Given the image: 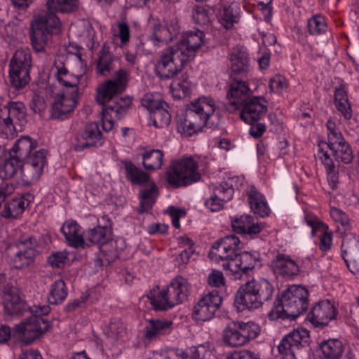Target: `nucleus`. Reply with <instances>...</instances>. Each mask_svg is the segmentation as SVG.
<instances>
[{
	"mask_svg": "<svg viewBox=\"0 0 359 359\" xmlns=\"http://www.w3.org/2000/svg\"><path fill=\"white\" fill-rule=\"evenodd\" d=\"M129 72L118 69L114 77L107 80L97 88L96 100L102 105V128L109 132L112 130L114 123L111 118L113 116L117 119L122 118L127 113L132 104L129 97H120L126 89L128 82Z\"/></svg>",
	"mask_w": 359,
	"mask_h": 359,
	"instance_id": "nucleus-1",
	"label": "nucleus"
},
{
	"mask_svg": "<svg viewBox=\"0 0 359 359\" xmlns=\"http://www.w3.org/2000/svg\"><path fill=\"white\" fill-rule=\"evenodd\" d=\"M34 142L28 136L22 137L16 141L11 149V154L20 161H24L21 167L24 180L32 182L39 179L44 166L47 164V150L41 149L33 151Z\"/></svg>",
	"mask_w": 359,
	"mask_h": 359,
	"instance_id": "nucleus-2",
	"label": "nucleus"
},
{
	"mask_svg": "<svg viewBox=\"0 0 359 359\" xmlns=\"http://www.w3.org/2000/svg\"><path fill=\"white\" fill-rule=\"evenodd\" d=\"M273 292L274 287L269 280L252 278L239 287L235 303L240 311L256 309L271 300Z\"/></svg>",
	"mask_w": 359,
	"mask_h": 359,
	"instance_id": "nucleus-3",
	"label": "nucleus"
},
{
	"mask_svg": "<svg viewBox=\"0 0 359 359\" xmlns=\"http://www.w3.org/2000/svg\"><path fill=\"white\" fill-rule=\"evenodd\" d=\"M216 109L214 100L210 97H201L188 106L182 123L183 132L189 136L201 131L207 126L211 128L213 123L211 116Z\"/></svg>",
	"mask_w": 359,
	"mask_h": 359,
	"instance_id": "nucleus-4",
	"label": "nucleus"
},
{
	"mask_svg": "<svg viewBox=\"0 0 359 359\" xmlns=\"http://www.w3.org/2000/svg\"><path fill=\"white\" fill-rule=\"evenodd\" d=\"M309 292L306 287L292 285L283 292L280 300L274 302L272 313L276 318L295 320L308 308Z\"/></svg>",
	"mask_w": 359,
	"mask_h": 359,
	"instance_id": "nucleus-5",
	"label": "nucleus"
},
{
	"mask_svg": "<svg viewBox=\"0 0 359 359\" xmlns=\"http://www.w3.org/2000/svg\"><path fill=\"white\" fill-rule=\"evenodd\" d=\"M59 18L52 13H41L31 24L30 40L36 52H43L53 34L60 32Z\"/></svg>",
	"mask_w": 359,
	"mask_h": 359,
	"instance_id": "nucleus-6",
	"label": "nucleus"
},
{
	"mask_svg": "<svg viewBox=\"0 0 359 359\" xmlns=\"http://www.w3.org/2000/svg\"><path fill=\"white\" fill-rule=\"evenodd\" d=\"M198 161L186 156L174 161L165 174L167 182L175 188L190 185L201 179Z\"/></svg>",
	"mask_w": 359,
	"mask_h": 359,
	"instance_id": "nucleus-7",
	"label": "nucleus"
},
{
	"mask_svg": "<svg viewBox=\"0 0 359 359\" xmlns=\"http://www.w3.org/2000/svg\"><path fill=\"white\" fill-rule=\"evenodd\" d=\"M188 62L187 57L178 48L171 46L165 49L156 65L157 75L161 79L177 77Z\"/></svg>",
	"mask_w": 359,
	"mask_h": 359,
	"instance_id": "nucleus-8",
	"label": "nucleus"
},
{
	"mask_svg": "<svg viewBox=\"0 0 359 359\" xmlns=\"http://www.w3.org/2000/svg\"><path fill=\"white\" fill-rule=\"evenodd\" d=\"M50 327L46 318L31 315L14 326L13 336L20 341L29 344L40 339Z\"/></svg>",
	"mask_w": 359,
	"mask_h": 359,
	"instance_id": "nucleus-9",
	"label": "nucleus"
},
{
	"mask_svg": "<svg viewBox=\"0 0 359 359\" xmlns=\"http://www.w3.org/2000/svg\"><path fill=\"white\" fill-rule=\"evenodd\" d=\"M32 67V56L27 48L18 49L10 62V80L17 89L25 87L29 81V70Z\"/></svg>",
	"mask_w": 359,
	"mask_h": 359,
	"instance_id": "nucleus-10",
	"label": "nucleus"
},
{
	"mask_svg": "<svg viewBox=\"0 0 359 359\" xmlns=\"http://www.w3.org/2000/svg\"><path fill=\"white\" fill-rule=\"evenodd\" d=\"M259 334L258 325L252 323L233 321L223 331V340L231 347L241 346Z\"/></svg>",
	"mask_w": 359,
	"mask_h": 359,
	"instance_id": "nucleus-11",
	"label": "nucleus"
},
{
	"mask_svg": "<svg viewBox=\"0 0 359 359\" xmlns=\"http://www.w3.org/2000/svg\"><path fill=\"white\" fill-rule=\"evenodd\" d=\"M310 334L304 328H298L283 337L278 345V353L281 359H297L298 352L309 346Z\"/></svg>",
	"mask_w": 359,
	"mask_h": 359,
	"instance_id": "nucleus-12",
	"label": "nucleus"
},
{
	"mask_svg": "<svg viewBox=\"0 0 359 359\" xmlns=\"http://www.w3.org/2000/svg\"><path fill=\"white\" fill-rule=\"evenodd\" d=\"M222 298L219 292L213 290L204 294L196 302L193 308L192 317L196 321H207L212 319L221 307Z\"/></svg>",
	"mask_w": 359,
	"mask_h": 359,
	"instance_id": "nucleus-13",
	"label": "nucleus"
},
{
	"mask_svg": "<svg viewBox=\"0 0 359 359\" xmlns=\"http://www.w3.org/2000/svg\"><path fill=\"white\" fill-rule=\"evenodd\" d=\"M259 259V254L257 252H243L238 253L234 259L223 264V267L225 270H229L235 279H241L243 275H248L252 271Z\"/></svg>",
	"mask_w": 359,
	"mask_h": 359,
	"instance_id": "nucleus-14",
	"label": "nucleus"
},
{
	"mask_svg": "<svg viewBox=\"0 0 359 359\" xmlns=\"http://www.w3.org/2000/svg\"><path fill=\"white\" fill-rule=\"evenodd\" d=\"M267 101L261 96H252L241 104V118L246 123L257 122L267 111Z\"/></svg>",
	"mask_w": 359,
	"mask_h": 359,
	"instance_id": "nucleus-15",
	"label": "nucleus"
},
{
	"mask_svg": "<svg viewBox=\"0 0 359 359\" xmlns=\"http://www.w3.org/2000/svg\"><path fill=\"white\" fill-rule=\"evenodd\" d=\"M103 144L102 135L98 124L95 122L88 123L84 129L75 137L73 144L74 149L81 151L92 147H100Z\"/></svg>",
	"mask_w": 359,
	"mask_h": 359,
	"instance_id": "nucleus-16",
	"label": "nucleus"
},
{
	"mask_svg": "<svg viewBox=\"0 0 359 359\" xmlns=\"http://www.w3.org/2000/svg\"><path fill=\"white\" fill-rule=\"evenodd\" d=\"M342 257L348 269L353 273H359V236L346 234L343 238Z\"/></svg>",
	"mask_w": 359,
	"mask_h": 359,
	"instance_id": "nucleus-17",
	"label": "nucleus"
},
{
	"mask_svg": "<svg viewBox=\"0 0 359 359\" xmlns=\"http://www.w3.org/2000/svg\"><path fill=\"white\" fill-rule=\"evenodd\" d=\"M250 88L245 81L234 79L227 92V102L224 104L226 110L230 113L236 111L246 99L250 97Z\"/></svg>",
	"mask_w": 359,
	"mask_h": 359,
	"instance_id": "nucleus-18",
	"label": "nucleus"
},
{
	"mask_svg": "<svg viewBox=\"0 0 359 359\" xmlns=\"http://www.w3.org/2000/svg\"><path fill=\"white\" fill-rule=\"evenodd\" d=\"M78 93L63 91L52 104L50 116L53 119H65L72 113L77 104Z\"/></svg>",
	"mask_w": 359,
	"mask_h": 359,
	"instance_id": "nucleus-19",
	"label": "nucleus"
},
{
	"mask_svg": "<svg viewBox=\"0 0 359 359\" xmlns=\"http://www.w3.org/2000/svg\"><path fill=\"white\" fill-rule=\"evenodd\" d=\"M337 315V310L334 305L329 300H323L313 308L308 317L313 325L318 327L335 321Z\"/></svg>",
	"mask_w": 359,
	"mask_h": 359,
	"instance_id": "nucleus-20",
	"label": "nucleus"
},
{
	"mask_svg": "<svg viewBox=\"0 0 359 359\" xmlns=\"http://www.w3.org/2000/svg\"><path fill=\"white\" fill-rule=\"evenodd\" d=\"M3 304L5 313L9 316H21L29 313L30 309L15 287H11L5 292Z\"/></svg>",
	"mask_w": 359,
	"mask_h": 359,
	"instance_id": "nucleus-21",
	"label": "nucleus"
},
{
	"mask_svg": "<svg viewBox=\"0 0 359 359\" xmlns=\"http://www.w3.org/2000/svg\"><path fill=\"white\" fill-rule=\"evenodd\" d=\"M240 245L241 241L237 236L229 235L218 240L213 248L217 250L216 255L220 259L231 262L238 255Z\"/></svg>",
	"mask_w": 359,
	"mask_h": 359,
	"instance_id": "nucleus-22",
	"label": "nucleus"
},
{
	"mask_svg": "<svg viewBox=\"0 0 359 359\" xmlns=\"http://www.w3.org/2000/svg\"><path fill=\"white\" fill-rule=\"evenodd\" d=\"M203 37L204 33L201 31H190L184 33L179 43L172 47L182 50L189 60L194 57L196 50L203 45Z\"/></svg>",
	"mask_w": 359,
	"mask_h": 359,
	"instance_id": "nucleus-23",
	"label": "nucleus"
},
{
	"mask_svg": "<svg viewBox=\"0 0 359 359\" xmlns=\"http://www.w3.org/2000/svg\"><path fill=\"white\" fill-rule=\"evenodd\" d=\"M53 70L57 81L67 88L65 91L74 94L78 93L79 76L71 74L64 63L60 60L55 62Z\"/></svg>",
	"mask_w": 359,
	"mask_h": 359,
	"instance_id": "nucleus-24",
	"label": "nucleus"
},
{
	"mask_svg": "<svg viewBox=\"0 0 359 359\" xmlns=\"http://www.w3.org/2000/svg\"><path fill=\"white\" fill-rule=\"evenodd\" d=\"M172 330V323L170 320L151 319L143 330L144 340L151 341L161 335L170 333Z\"/></svg>",
	"mask_w": 359,
	"mask_h": 359,
	"instance_id": "nucleus-25",
	"label": "nucleus"
},
{
	"mask_svg": "<svg viewBox=\"0 0 359 359\" xmlns=\"http://www.w3.org/2000/svg\"><path fill=\"white\" fill-rule=\"evenodd\" d=\"M271 267L275 273L285 278H291L299 272V266L289 256L278 254L271 261Z\"/></svg>",
	"mask_w": 359,
	"mask_h": 359,
	"instance_id": "nucleus-26",
	"label": "nucleus"
},
{
	"mask_svg": "<svg viewBox=\"0 0 359 359\" xmlns=\"http://www.w3.org/2000/svg\"><path fill=\"white\" fill-rule=\"evenodd\" d=\"M231 227L236 233L250 236L256 235L262 230L260 225L255 222L254 217L249 215L234 217L231 220Z\"/></svg>",
	"mask_w": 359,
	"mask_h": 359,
	"instance_id": "nucleus-27",
	"label": "nucleus"
},
{
	"mask_svg": "<svg viewBox=\"0 0 359 359\" xmlns=\"http://www.w3.org/2000/svg\"><path fill=\"white\" fill-rule=\"evenodd\" d=\"M332 142L327 144V146L332 151L333 156L338 161L348 164L353 160V151L350 144L344 137L339 140H332Z\"/></svg>",
	"mask_w": 359,
	"mask_h": 359,
	"instance_id": "nucleus-28",
	"label": "nucleus"
},
{
	"mask_svg": "<svg viewBox=\"0 0 359 359\" xmlns=\"http://www.w3.org/2000/svg\"><path fill=\"white\" fill-rule=\"evenodd\" d=\"M61 231L69 246L75 248L85 247L83 236L79 233L80 226L75 221L66 222L61 227Z\"/></svg>",
	"mask_w": 359,
	"mask_h": 359,
	"instance_id": "nucleus-29",
	"label": "nucleus"
},
{
	"mask_svg": "<svg viewBox=\"0 0 359 359\" xmlns=\"http://www.w3.org/2000/svg\"><path fill=\"white\" fill-rule=\"evenodd\" d=\"M7 109L8 117L12 122L18 126V130H22L27 123V111L25 105L21 102H9L4 107Z\"/></svg>",
	"mask_w": 359,
	"mask_h": 359,
	"instance_id": "nucleus-30",
	"label": "nucleus"
},
{
	"mask_svg": "<svg viewBox=\"0 0 359 359\" xmlns=\"http://www.w3.org/2000/svg\"><path fill=\"white\" fill-rule=\"evenodd\" d=\"M318 347L323 359H340L344 353L343 344L337 339L323 340Z\"/></svg>",
	"mask_w": 359,
	"mask_h": 359,
	"instance_id": "nucleus-31",
	"label": "nucleus"
},
{
	"mask_svg": "<svg viewBox=\"0 0 359 359\" xmlns=\"http://www.w3.org/2000/svg\"><path fill=\"white\" fill-rule=\"evenodd\" d=\"M13 250H18L23 253H29L36 257L39 254L37 248L39 241L36 238L31 234H22L15 241V244L11 246Z\"/></svg>",
	"mask_w": 359,
	"mask_h": 359,
	"instance_id": "nucleus-32",
	"label": "nucleus"
},
{
	"mask_svg": "<svg viewBox=\"0 0 359 359\" xmlns=\"http://www.w3.org/2000/svg\"><path fill=\"white\" fill-rule=\"evenodd\" d=\"M86 238L93 244L103 245L111 240V230L108 226L97 225L85 233Z\"/></svg>",
	"mask_w": 359,
	"mask_h": 359,
	"instance_id": "nucleus-33",
	"label": "nucleus"
},
{
	"mask_svg": "<svg viewBox=\"0 0 359 359\" xmlns=\"http://www.w3.org/2000/svg\"><path fill=\"white\" fill-rule=\"evenodd\" d=\"M29 202L24 198H15L5 204L1 216L6 219H15L21 215Z\"/></svg>",
	"mask_w": 359,
	"mask_h": 359,
	"instance_id": "nucleus-34",
	"label": "nucleus"
},
{
	"mask_svg": "<svg viewBox=\"0 0 359 359\" xmlns=\"http://www.w3.org/2000/svg\"><path fill=\"white\" fill-rule=\"evenodd\" d=\"M231 69L233 74H243L248 71V57L245 51L234 48L231 54Z\"/></svg>",
	"mask_w": 359,
	"mask_h": 359,
	"instance_id": "nucleus-35",
	"label": "nucleus"
},
{
	"mask_svg": "<svg viewBox=\"0 0 359 359\" xmlns=\"http://www.w3.org/2000/svg\"><path fill=\"white\" fill-rule=\"evenodd\" d=\"M116 58L111 55L108 48L104 43L99 52L98 60L97 62V70L102 74L106 75L115 68Z\"/></svg>",
	"mask_w": 359,
	"mask_h": 359,
	"instance_id": "nucleus-36",
	"label": "nucleus"
},
{
	"mask_svg": "<svg viewBox=\"0 0 359 359\" xmlns=\"http://www.w3.org/2000/svg\"><path fill=\"white\" fill-rule=\"evenodd\" d=\"M248 201L255 214L264 217L268 215L269 208L264 196L253 187L248 194Z\"/></svg>",
	"mask_w": 359,
	"mask_h": 359,
	"instance_id": "nucleus-37",
	"label": "nucleus"
},
{
	"mask_svg": "<svg viewBox=\"0 0 359 359\" xmlns=\"http://www.w3.org/2000/svg\"><path fill=\"white\" fill-rule=\"evenodd\" d=\"M22 161L13 156L11 152L3 165L0 167V178L8 180L13 177L19 171L21 172ZM22 175V173H20Z\"/></svg>",
	"mask_w": 359,
	"mask_h": 359,
	"instance_id": "nucleus-38",
	"label": "nucleus"
},
{
	"mask_svg": "<svg viewBox=\"0 0 359 359\" xmlns=\"http://www.w3.org/2000/svg\"><path fill=\"white\" fill-rule=\"evenodd\" d=\"M8 255L11 264L17 269H22L32 266L34 264L36 258L30 255V254L29 255V253H23L20 250H13L11 247L8 249Z\"/></svg>",
	"mask_w": 359,
	"mask_h": 359,
	"instance_id": "nucleus-39",
	"label": "nucleus"
},
{
	"mask_svg": "<svg viewBox=\"0 0 359 359\" xmlns=\"http://www.w3.org/2000/svg\"><path fill=\"white\" fill-rule=\"evenodd\" d=\"M158 192L154 183L149 188L141 189L140 191V205L138 212L144 213L150 210L156 201Z\"/></svg>",
	"mask_w": 359,
	"mask_h": 359,
	"instance_id": "nucleus-40",
	"label": "nucleus"
},
{
	"mask_svg": "<svg viewBox=\"0 0 359 359\" xmlns=\"http://www.w3.org/2000/svg\"><path fill=\"white\" fill-rule=\"evenodd\" d=\"M170 88L173 97L180 100L190 94L191 83L187 80L186 75H182V79L174 78L170 85Z\"/></svg>",
	"mask_w": 359,
	"mask_h": 359,
	"instance_id": "nucleus-41",
	"label": "nucleus"
},
{
	"mask_svg": "<svg viewBox=\"0 0 359 359\" xmlns=\"http://www.w3.org/2000/svg\"><path fill=\"white\" fill-rule=\"evenodd\" d=\"M46 5L48 11L43 13H52L55 15V12L74 11L78 6V0H48Z\"/></svg>",
	"mask_w": 359,
	"mask_h": 359,
	"instance_id": "nucleus-42",
	"label": "nucleus"
},
{
	"mask_svg": "<svg viewBox=\"0 0 359 359\" xmlns=\"http://www.w3.org/2000/svg\"><path fill=\"white\" fill-rule=\"evenodd\" d=\"M67 296V290L65 283L59 279L55 280L50 287L48 295V302L51 304H58L62 303Z\"/></svg>",
	"mask_w": 359,
	"mask_h": 359,
	"instance_id": "nucleus-43",
	"label": "nucleus"
},
{
	"mask_svg": "<svg viewBox=\"0 0 359 359\" xmlns=\"http://www.w3.org/2000/svg\"><path fill=\"white\" fill-rule=\"evenodd\" d=\"M126 177L133 184H142L149 180V175L139 169L130 161H123Z\"/></svg>",
	"mask_w": 359,
	"mask_h": 359,
	"instance_id": "nucleus-44",
	"label": "nucleus"
},
{
	"mask_svg": "<svg viewBox=\"0 0 359 359\" xmlns=\"http://www.w3.org/2000/svg\"><path fill=\"white\" fill-rule=\"evenodd\" d=\"M318 155V158L325 167L329 184L332 189L334 190L337 188V184L338 183V176L334 171V163L327 152L324 151L323 149L319 150Z\"/></svg>",
	"mask_w": 359,
	"mask_h": 359,
	"instance_id": "nucleus-45",
	"label": "nucleus"
},
{
	"mask_svg": "<svg viewBox=\"0 0 359 359\" xmlns=\"http://www.w3.org/2000/svg\"><path fill=\"white\" fill-rule=\"evenodd\" d=\"M163 153L159 149H152L143 154V165L146 170H158L163 164Z\"/></svg>",
	"mask_w": 359,
	"mask_h": 359,
	"instance_id": "nucleus-46",
	"label": "nucleus"
},
{
	"mask_svg": "<svg viewBox=\"0 0 359 359\" xmlns=\"http://www.w3.org/2000/svg\"><path fill=\"white\" fill-rule=\"evenodd\" d=\"M147 297L155 310H166L170 309L168 302L167 301L165 290L160 291L158 286L151 290Z\"/></svg>",
	"mask_w": 359,
	"mask_h": 359,
	"instance_id": "nucleus-47",
	"label": "nucleus"
},
{
	"mask_svg": "<svg viewBox=\"0 0 359 359\" xmlns=\"http://www.w3.org/2000/svg\"><path fill=\"white\" fill-rule=\"evenodd\" d=\"M150 118L156 128H163L170 124L171 116L168 111L162 106L150 114Z\"/></svg>",
	"mask_w": 359,
	"mask_h": 359,
	"instance_id": "nucleus-48",
	"label": "nucleus"
},
{
	"mask_svg": "<svg viewBox=\"0 0 359 359\" xmlns=\"http://www.w3.org/2000/svg\"><path fill=\"white\" fill-rule=\"evenodd\" d=\"M150 39L153 41L154 45L160 42L168 43L171 41V34L165 26L156 24L152 28Z\"/></svg>",
	"mask_w": 359,
	"mask_h": 359,
	"instance_id": "nucleus-49",
	"label": "nucleus"
},
{
	"mask_svg": "<svg viewBox=\"0 0 359 359\" xmlns=\"http://www.w3.org/2000/svg\"><path fill=\"white\" fill-rule=\"evenodd\" d=\"M233 193L234 189L230 180L222 182L213 189V195L225 202L232 198Z\"/></svg>",
	"mask_w": 359,
	"mask_h": 359,
	"instance_id": "nucleus-50",
	"label": "nucleus"
},
{
	"mask_svg": "<svg viewBox=\"0 0 359 359\" xmlns=\"http://www.w3.org/2000/svg\"><path fill=\"white\" fill-rule=\"evenodd\" d=\"M171 283L173 285V287H175V290L179 297V299H180L182 303L187 299L189 294V284L187 279L178 276L171 282Z\"/></svg>",
	"mask_w": 359,
	"mask_h": 359,
	"instance_id": "nucleus-51",
	"label": "nucleus"
},
{
	"mask_svg": "<svg viewBox=\"0 0 359 359\" xmlns=\"http://www.w3.org/2000/svg\"><path fill=\"white\" fill-rule=\"evenodd\" d=\"M308 31L311 35H319L327 30V24L324 19L320 15H316L311 18L307 23Z\"/></svg>",
	"mask_w": 359,
	"mask_h": 359,
	"instance_id": "nucleus-52",
	"label": "nucleus"
},
{
	"mask_svg": "<svg viewBox=\"0 0 359 359\" xmlns=\"http://www.w3.org/2000/svg\"><path fill=\"white\" fill-rule=\"evenodd\" d=\"M108 337L119 339L124 337L126 334V328L119 320H111L107 329Z\"/></svg>",
	"mask_w": 359,
	"mask_h": 359,
	"instance_id": "nucleus-53",
	"label": "nucleus"
},
{
	"mask_svg": "<svg viewBox=\"0 0 359 359\" xmlns=\"http://www.w3.org/2000/svg\"><path fill=\"white\" fill-rule=\"evenodd\" d=\"M18 126L12 122L10 118H5L0 121V132L2 133L6 138H12L18 130Z\"/></svg>",
	"mask_w": 359,
	"mask_h": 359,
	"instance_id": "nucleus-54",
	"label": "nucleus"
},
{
	"mask_svg": "<svg viewBox=\"0 0 359 359\" xmlns=\"http://www.w3.org/2000/svg\"><path fill=\"white\" fill-rule=\"evenodd\" d=\"M219 20L224 27L229 29L236 22V16L233 15V10L230 6L224 7Z\"/></svg>",
	"mask_w": 359,
	"mask_h": 359,
	"instance_id": "nucleus-55",
	"label": "nucleus"
},
{
	"mask_svg": "<svg viewBox=\"0 0 359 359\" xmlns=\"http://www.w3.org/2000/svg\"><path fill=\"white\" fill-rule=\"evenodd\" d=\"M330 215L336 222H339L341 224L345 231L350 228L349 217L341 210L337 208H332L330 209Z\"/></svg>",
	"mask_w": 359,
	"mask_h": 359,
	"instance_id": "nucleus-56",
	"label": "nucleus"
},
{
	"mask_svg": "<svg viewBox=\"0 0 359 359\" xmlns=\"http://www.w3.org/2000/svg\"><path fill=\"white\" fill-rule=\"evenodd\" d=\"M193 18L200 25H206L210 22L208 11L203 6H198L194 8Z\"/></svg>",
	"mask_w": 359,
	"mask_h": 359,
	"instance_id": "nucleus-57",
	"label": "nucleus"
},
{
	"mask_svg": "<svg viewBox=\"0 0 359 359\" xmlns=\"http://www.w3.org/2000/svg\"><path fill=\"white\" fill-rule=\"evenodd\" d=\"M163 104L166 105L165 102H161L158 100H155L151 95H146L142 99V105L147 108L150 112V114L156 110L159 107H161Z\"/></svg>",
	"mask_w": 359,
	"mask_h": 359,
	"instance_id": "nucleus-58",
	"label": "nucleus"
},
{
	"mask_svg": "<svg viewBox=\"0 0 359 359\" xmlns=\"http://www.w3.org/2000/svg\"><path fill=\"white\" fill-rule=\"evenodd\" d=\"M285 79L280 75L275 76L269 81V88L271 92L279 93L287 88Z\"/></svg>",
	"mask_w": 359,
	"mask_h": 359,
	"instance_id": "nucleus-59",
	"label": "nucleus"
},
{
	"mask_svg": "<svg viewBox=\"0 0 359 359\" xmlns=\"http://www.w3.org/2000/svg\"><path fill=\"white\" fill-rule=\"evenodd\" d=\"M224 277L222 271L214 270L208 276V283L212 286L219 287L224 285Z\"/></svg>",
	"mask_w": 359,
	"mask_h": 359,
	"instance_id": "nucleus-60",
	"label": "nucleus"
},
{
	"mask_svg": "<svg viewBox=\"0 0 359 359\" xmlns=\"http://www.w3.org/2000/svg\"><path fill=\"white\" fill-rule=\"evenodd\" d=\"M67 259L66 255L61 252H57L48 257V262L53 267L60 268L65 264Z\"/></svg>",
	"mask_w": 359,
	"mask_h": 359,
	"instance_id": "nucleus-61",
	"label": "nucleus"
},
{
	"mask_svg": "<svg viewBox=\"0 0 359 359\" xmlns=\"http://www.w3.org/2000/svg\"><path fill=\"white\" fill-rule=\"evenodd\" d=\"M168 212L172 217V225L178 229L180 226V218L185 216L186 212L180 208H176L174 206H170L168 209Z\"/></svg>",
	"mask_w": 359,
	"mask_h": 359,
	"instance_id": "nucleus-62",
	"label": "nucleus"
},
{
	"mask_svg": "<svg viewBox=\"0 0 359 359\" xmlns=\"http://www.w3.org/2000/svg\"><path fill=\"white\" fill-rule=\"evenodd\" d=\"M175 287L170 283L165 290V294L167 295V301L168 302L170 308L174 306L181 304V300L179 299V297L175 290Z\"/></svg>",
	"mask_w": 359,
	"mask_h": 359,
	"instance_id": "nucleus-63",
	"label": "nucleus"
},
{
	"mask_svg": "<svg viewBox=\"0 0 359 359\" xmlns=\"http://www.w3.org/2000/svg\"><path fill=\"white\" fill-rule=\"evenodd\" d=\"M226 359H259V356L255 352L243 350L233 352Z\"/></svg>",
	"mask_w": 359,
	"mask_h": 359,
	"instance_id": "nucleus-64",
	"label": "nucleus"
}]
</instances>
